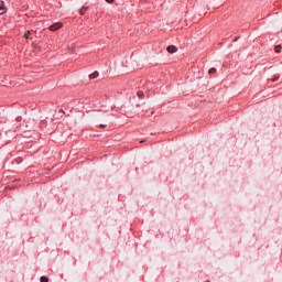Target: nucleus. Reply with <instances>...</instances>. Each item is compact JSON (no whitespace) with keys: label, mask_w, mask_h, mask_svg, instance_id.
Listing matches in <instances>:
<instances>
[{"label":"nucleus","mask_w":282,"mask_h":282,"mask_svg":"<svg viewBox=\"0 0 282 282\" xmlns=\"http://www.w3.org/2000/svg\"><path fill=\"white\" fill-rule=\"evenodd\" d=\"M61 28H63V23L56 22V23L52 24V25L48 28V30H50L51 32H56V30H61Z\"/></svg>","instance_id":"nucleus-1"},{"label":"nucleus","mask_w":282,"mask_h":282,"mask_svg":"<svg viewBox=\"0 0 282 282\" xmlns=\"http://www.w3.org/2000/svg\"><path fill=\"white\" fill-rule=\"evenodd\" d=\"M8 9L6 8V3L3 1H0V14H6Z\"/></svg>","instance_id":"nucleus-2"},{"label":"nucleus","mask_w":282,"mask_h":282,"mask_svg":"<svg viewBox=\"0 0 282 282\" xmlns=\"http://www.w3.org/2000/svg\"><path fill=\"white\" fill-rule=\"evenodd\" d=\"M167 52L169 54H175V52H177V46L175 45L167 46Z\"/></svg>","instance_id":"nucleus-3"},{"label":"nucleus","mask_w":282,"mask_h":282,"mask_svg":"<svg viewBox=\"0 0 282 282\" xmlns=\"http://www.w3.org/2000/svg\"><path fill=\"white\" fill-rule=\"evenodd\" d=\"M87 10H89L88 7H83L82 9H79V14H85L87 12Z\"/></svg>","instance_id":"nucleus-4"},{"label":"nucleus","mask_w":282,"mask_h":282,"mask_svg":"<svg viewBox=\"0 0 282 282\" xmlns=\"http://www.w3.org/2000/svg\"><path fill=\"white\" fill-rule=\"evenodd\" d=\"M98 76H99V73L98 72H94L93 74L89 75V78L94 79V78H98Z\"/></svg>","instance_id":"nucleus-5"},{"label":"nucleus","mask_w":282,"mask_h":282,"mask_svg":"<svg viewBox=\"0 0 282 282\" xmlns=\"http://www.w3.org/2000/svg\"><path fill=\"white\" fill-rule=\"evenodd\" d=\"M137 96H138L139 98H144V93H143L142 90H139V91L137 93Z\"/></svg>","instance_id":"nucleus-6"},{"label":"nucleus","mask_w":282,"mask_h":282,"mask_svg":"<svg viewBox=\"0 0 282 282\" xmlns=\"http://www.w3.org/2000/svg\"><path fill=\"white\" fill-rule=\"evenodd\" d=\"M208 74L213 75V74H217V68H210Z\"/></svg>","instance_id":"nucleus-7"},{"label":"nucleus","mask_w":282,"mask_h":282,"mask_svg":"<svg viewBox=\"0 0 282 282\" xmlns=\"http://www.w3.org/2000/svg\"><path fill=\"white\" fill-rule=\"evenodd\" d=\"M274 52H276V54H279L281 52V45L275 46Z\"/></svg>","instance_id":"nucleus-8"},{"label":"nucleus","mask_w":282,"mask_h":282,"mask_svg":"<svg viewBox=\"0 0 282 282\" xmlns=\"http://www.w3.org/2000/svg\"><path fill=\"white\" fill-rule=\"evenodd\" d=\"M40 281H41V282H47V281H50V279H47V276H42V278L40 279Z\"/></svg>","instance_id":"nucleus-9"},{"label":"nucleus","mask_w":282,"mask_h":282,"mask_svg":"<svg viewBox=\"0 0 282 282\" xmlns=\"http://www.w3.org/2000/svg\"><path fill=\"white\" fill-rule=\"evenodd\" d=\"M24 39H30V31H28L26 33H24Z\"/></svg>","instance_id":"nucleus-10"},{"label":"nucleus","mask_w":282,"mask_h":282,"mask_svg":"<svg viewBox=\"0 0 282 282\" xmlns=\"http://www.w3.org/2000/svg\"><path fill=\"white\" fill-rule=\"evenodd\" d=\"M107 3H113V0H106Z\"/></svg>","instance_id":"nucleus-11"},{"label":"nucleus","mask_w":282,"mask_h":282,"mask_svg":"<svg viewBox=\"0 0 282 282\" xmlns=\"http://www.w3.org/2000/svg\"><path fill=\"white\" fill-rule=\"evenodd\" d=\"M276 80H279V77L273 78V83H276Z\"/></svg>","instance_id":"nucleus-12"},{"label":"nucleus","mask_w":282,"mask_h":282,"mask_svg":"<svg viewBox=\"0 0 282 282\" xmlns=\"http://www.w3.org/2000/svg\"><path fill=\"white\" fill-rule=\"evenodd\" d=\"M105 127H107V124H100V128H101V129H105Z\"/></svg>","instance_id":"nucleus-13"},{"label":"nucleus","mask_w":282,"mask_h":282,"mask_svg":"<svg viewBox=\"0 0 282 282\" xmlns=\"http://www.w3.org/2000/svg\"><path fill=\"white\" fill-rule=\"evenodd\" d=\"M207 282H209V281H207Z\"/></svg>","instance_id":"nucleus-14"}]
</instances>
